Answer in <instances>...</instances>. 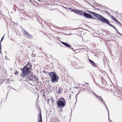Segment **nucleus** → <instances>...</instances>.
Here are the masks:
<instances>
[{
	"label": "nucleus",
	"instance_id": "nucleus-15",
	"mask_svg": "<svg viewBox=\"0 0 122 122\" xmlns=\"http://www.w3.org/2000/svg\"><path fill=\"white\" fill-rule=\"evenodd\" d=\"M61 88H60L58 90V92H57V94H59L61 93Z\"/></svg>",
	"mask_w": 122,
	"mask_h": 122
},
{
	"label": "nucleus",
	"instance_id": "nucleus-44",
	"mask_svg": "<svg viewBox=\"0 0 122 122\" xmlns=\"http://www.w3.org/2000/svg\"><path fill=\"white\" fill-rule=\"evenodd\" d=\"M102 78H102V77H101V79H102Z\"/></svg>",
	"mask_w": 122,
	"mask_h": 122
},
{
	"label": "nucleus",
	"instance_id": "nucleus-37",
	"mask_svg": "<svg viewBox=\"0 0 122 122\" xmlns=\"http://www.w3.org/2000/svg\"><path fill=\"white\" fill-rule=\"evenodd\" d=\"M91 6H92V7H93V8H95V9H96V8H95V7H94V6H92V5H91Z\"/></svg>",
	"mask_w": 122,
	"mask_h": 122
},
{
	"label": "nucleus",
	"instance_id": "nucleus-50",
	"mask_svg": "<svg viewBox=\"0 0 122 122\" xmlns=\"http://www.w3.org/2000/svg\"><path fill=\"white\" fill-rule=\"evenodd\" d=\"M55 122L54 121V122Z\"/></svg>",
	"mask_w": 122,
	"mask_h": 122
},
{
	"label": "nucleus",
	"instance_id": "nucleus-30",
	"mask_svg": "<svg viewBox=\"0 0 122 122\" xmlns=\"http://www.w3.org/2000/svg\"><path fill=\"white\" fill-rule=\"evenodd\" d=\"M32 56H33V57H34L35 56H36L34 54H32Z\"/></svg>",
	"mask_w": 122,
	"mask_h": 122
},
{
	"label": "nucleus",
	"instance_id": "nucleus-2",
	"mask_svg": "<svg viewBox=\"0 0 122 122\" xmlns=\"http://www.w3.org/2000/svg\"><path fill=\"white\" fill-rule=\"evenodd\" d=\"M28 63V64L24 66L23 69H20V70L22 71L21 75L23 78L25 77L30 73V71H29V68H30V67L31 68V65L29 62Z\"/></svg>",
	"mask_w": 122,
	"mask_h": 122
},
{
	"label": "nucleus",
	"instance_id": "nucleus-28",
	"mask_svg": "<svg viewBox=\"0 0 122 122\" xmlns=\"http://www.w3.org/2000/svg\"><path fill=\"white\" fill-rule=\"evenodd\" d=\"M3 82L2 81V80H0V85Z\"/></svg>",
	"mask_w": 122,
	"mask_h": 122
},
{
	"label": "nucleus",
	"instance_id": "nucleus-13",
	"mask_svg": "<svg viewBox=\"0 0 122 122\" xmlns=\"http://www.w3.org/2000/svg\"><path fill=\"white\" fill-rule=\"evenodd\" d=\"M98 100L102 102H103V101H104L103 100V99L102 98L101 96H99V97H98L97 98Z\"/></svg>",
	"mask_w": 122,
	"mask_h": 122
},
{
	"label": "nucleus",
	"instance_id": "nucleus-31",
	"mask_svg": "<svg viewBox=\"0 0 122 122\" xmlns=\"http://www.w3.org/2000/svg\"><path fill=\"white\" fill-rule=\"evenodd\" d=\"M87 11L89 13H90L91 14V12H92V11H90L89 10H88Z\"/></svg>",
	"mask_w": 122,
	"mask_h": 122
},
{
	"label": "nucleus",
	"instance_id": "nucleus-19",
	"mask_svg": "<svg viewBox=\"0 0 122 122\" xmlns=\"http://www.w3.org/2000/svg\"><path fill=\"white\" fill-rule=\"evenodd\" d=\"M4 36L2 37L1 39V41H0V42H1L3 41V40L4 39Z\"/></svg>",
	"mask_w": 122,
	"mask_h": 122
},
{
	"label": "nucleus",
	"instance_id": "nucleus-29",
	"mask_svg": "<svg viewBox=\"0 0 122 122\" xmlns=\"http://www.w3.org/2000/svg\"><path fill=\"white\" fill-rule=\"evenodd\" d=\"M51 100L52 101V102H54V100H53V98L52 97L51 98Z\"/></svg>",
	"mask_w": 122,
	"mask_h": 122
},
{
	"label": "nucleus",
	"instance_id": "nucleus-26",
	"mask_svg": "<svg viewBox=\"0 0 122 122\" xmlns=\"http://www.w3.org/2000/svg\"><path fill=\"white\" fill-rule=\"evenodd\" d=\"M1 49L2 48H0V53H1V54H2V53L1 52Z\"/></svg>",
	"mask_w": 122,
	"mask_h": 122
},
{
	"label": "nucleus",
	"instance_id": "nucleus-18",
	"mask_svg": "<svg viewBox=\"0 0 122 122\" xmlns=\"http://www.w3.org/2000/svg\"><path fill=\"white\" fill-rule=\"evenodd\" d=\"M92 93L94 95H95V96L97 97V98L99 96H98L95 93H94L93 92H92Z\"/></svg>",
	"mask_w": 122,
	"mask_h": 122
},
{
	"label": "nucleus",
	"instance_id": "nucleus-33",
	"mask_svg": "<svg viewBox=\"0 0 122 122\" xmlns=\"http://www.w3.org/2000/svg\"><path fill=\"white\" fill-rule=\"evenodd\" d=\"M1 42H0V48H2L1 47Z\"/></svg>",
	"mask_w": 122,
	"mask_h": 122
},
{
	"label": "nucleus",
	"instance_id": "nucleus-17",
	"mask_svg": "<svg viewBox=\"0 0 122 122\" xmlns=\"http://www.w3.org/2000/svg\"><path fill=\"white\" fill-rule=\"evenodd\" d=\"M101 11L103 12H105L106 13H107V14H109V16H110V15L109 13H108L107 11H105L102 10H101Z\"/></svg>",
	"mask_w": 122,
	"mask_h": 122
},
{
	"label": "nucleus",
	"instance_id": "nucleus-45",
	"mask_svg": "<svg viewBox=\"0 0 122 122\" xmlns=\"http://www.w3.org/2000/svg\"><path fill=\"white\" fill-rule=\"evenodd\" d=\"M88 4H89V3H88Z\"/></svg>",
	"mask_w": 122,
	"mask_h": 122
},
{
	"label": "nucleus",
	"instance_id": "nucleus-32",
	"mask_svg": "<svg viewBox=\"0 0 122 122\" xmlns=\"http://www.w3.org/2000/svg\"><path fill=\"white\" fill-rule=\"evenodd\" d=\"M108 120H109V122H112V121L111 120H109V119L108 118Z\"/></svg>",
	"mask_w": 122,
	"mask_h": 122
},
{
	"label": "nucleus",
	"instance_id": "nucleus-10",
	"mask_svg": "<svg viewBox=\"0 0 122 122\" xmlns=\"http://www.w3.org/2000/svg\"><path fill=\"white\" fill-rule=\"evenodd\" d=\"M88 60L90 64L93 66L95 67H97V65L92 60L89 59H88Z\"/></svg>",
	"mask_w": 122,
	"mask_h": 122
},
{
	"label": "nucleus",
	"instance_id": "nucleus-25",
	"mask_svg": "<svg viewBox=\"0 0 122 122\" xmlns=\"http://www.w3.org/2000/svg\"><path fill=\"white\" fill-rule=\"evenodd\" d=\"M102 103L104 104V106L106 105V104L105 103V102L104 101H103V102H102Z\"/></svg>",
	"mask_w": 122,
	"mask_h": 122
},
{
	"label": "nucleus",
	"instance_id": "nucleus-3",
	"mask_svg": "<svg viewBox=\"0 0 122 122\" xmlns=\"http://www.w3.org/2000/svg\"><path fill=\"white\" fill-rule=\"evenodd\" d=\"M49 75L51 78V81L52 83L57 82L59 79V77L55 72L52 71L48 72Z\"/></svg>",
	"mask_w": 122,
	"mask_h": 122
},
{
	"label": "nucleus",
	"instance_id": "nucleus-49",
	"mask_svg": "<svg viewBox=\"0 0 122 122\" xmlns=\"http://www.w3.org/2000/svg\"><path fill=\"white\" fill-rule=\"evenodd\" d=\"M121 36H122H122L121 35Z\"/></svg>",
	"mask_w": 122,
	"mask_h": 122
},
{
	"label": "nucleus",
	"instance_id": "nucleus-42",
	"mask_svg": "<svg viewBox=\"0 0 122 122\" xmlns=\"http://www.w3.org/2000/svg\"><path fill=\"white\" fill-rule=\"evenodd\" d=\"M80 92L79 91V93L78 94H77V95H78L79 94V93H80Z\"/></svg>",
	"mask_w": 122,
	"mask_h": 122
},
{
	"label": "nucleus",
	"instance_id": "nucleus-7",
	"mask_svg": "<svg viewBox=\"0 0 122 122\" xmlns=\"http://www.w3.org/2000/svg\"><path fill=\"white\" fill-rule=\"evenodd\" d=\"M29 73V74H30ZM29 74L28 75H27V76L26 77V81H35L34 79V76H31V75H29Z\"/></svg>",
	"mask_w": 122,
	"mask_h": 122
},
{
	"label": "nucleus",
	"instance_id": "nucleus-9",
	"mask_svg": "<svg viewBox=\"0 0 122 122\" xmlns=\"http://www.w3.org/2000/svg\"><path fill=\"white\" fill-rule=\"evenodd\" d=\"M38 114V122H42L41 112Z\"/></svg>",
	"mask_w": 122,
	"mask_h": 122
},
{
	"label": "nucleus",
	"instance_id": "nucleus-11",
	"mask_svg": "<svg viewBox=\"0 0 122 122\" xmlns=\"http://www.w3.org/2000/svg\"><path fill=\"white\" fill-rule=\"evenodd\" d=\"M111 18L117 24H121L114 17H113L112 16H111Z\"/></svg>",
	"mask_w": 122,
	"mask_h": 122
},
{
	"label": "nucleus",
	"instance_id": "nucleus-39",
	"mask_svg": "<svg viewBox=\"0 0 122 122\" xmlns=\"http://www.w3.org/2000/svg\"><path fill=\"white\" fill-rule=\"evenodd\" d=\"M5 53L6 54H7V52L6 51H5Z\"/></svg>",
	"mask_w": 122,
	"mask_h": 122
},
{
	"label": "nucleus",
	"instance_id": "nucleus-34",
	"mask_svg": "<svg viewBox=\"0 0 122 122\" xmlns=\"http://www.w3.org/2000/svg\"><path fill=\"white\" fill-rule=\"evenodd\" d=\"M2 11L1 10H0V13L1 14H2Z\"/></svg>",
	"mask_w": 122,
	"mask_h": 122
},
{
	"label": "nucleus",
	"instance_id": "nucleus-47",
	"mask_svg": "<svg viewBox=\"0 0 122 122\" xmlns=\"http://www.w3.org/2000/svg\"><path fill=\"white\" fill-rule=\"evenodd\" d=\"M8 94V93H7V95Z\"/></svg>",
	"mask_w": 122,
	"mask_h": 122
},
{
	"label": "nucleus",
	"instance_id": "nucleus-24",
	"mask_svg": "<svg viewBox=\"0 0 122 122\" xmlns=\"http://www.w3.org/2000/svg\"><path fill=\"white\" fill-rule=\"evenodd\" d=\"M77 95V94L76 95V96H75V98L76 99V102L77 101V95Z\"/></svg>",
	"mask_w": 122,
	"mask_h": 122
},
{
	"label": "nucleus",
	"instance_id": "nucleus-40",
	"mask_svg": "<svg viewBox=\"0 0 122 122\" xmlns=\"http://www.w3.org/2000/svg\"><path fill=\"white\" fill-rule=\"evenodd\" d=\"M39 2L41 1L40 0H38Z\"/></svg>",
	"mask_w": 122,
	"mask_h": 122
},
{
	"label": "nucleus",
	"instance_id": "nucleus-41",
	"mask_svg": "<svg viewBox=\"0 0 122 122\" xmlns=\"http://www.w3.org/2000/svg\"><path fill=\"white\" fill-rule=\"evenodd\" d=\"M105 7L106 8V9H108V8H107V7H105Z\"/></svg>",
	"mask_w": 122,
	"mask_h": 122
},
{
	"label": "nucleus",
	"instance_id": "nucleus-46",
	"mask_svg": "<svg viewBox=\"0 0 122 122\" xmlns=\"http://www.w3.org/2000/svg\"><path fill=\"white\" fill-rule=\"evenodd\" d=\"M6 56H5V58H6Z\"/></svg>",
	"mask_w": 122,
	"mask_h": 122
},
{
	"label": "nucleus",
	"instance_id": "nucleus-27",
	"mask_svg": "<svg viewBox=\"0 0 122 122\" xmlns=\"http://www.w3.org/2000/svg\"><path fill=\"white\" fill-rule=\"evenodd\" d=\"M74 88H77L78 89L79 88H80V87L76 86L74 87Z\"/></svg>",
	"mask_w": 122,
	"mask_h": 122
},
{
	"label": "nucleus",
	"instance_id": "nucleus-20",
	"mask_svg": "<svg viewBox=\"0 0 122 122\" xmlns=\"http://www.w3.org/2000/svg\"><path fill=\"white\" fill-rule=\"evenodd\" d=\"M96 4L97 5H100V6L101 7H105V6H102V5L99 4L98 3H97V4Z\"/></svg>",
	"mask_w": 122,
	"mask_h": 122
},
{
	"label": "nucleus",
	"instance_id": "nucleus-35",
	"mask_svg": "<svg viewBox=\"0 0 122 122\" xmlns=\"http://www.w3.org/2000/svg\"><path fill=\"white\" fill-rule=\"evenodd\" d=\"M43 72L44 73H46V71L45 70H44L43 71ZM46 73H47V72H46Z\"/></svg>",
	"mask_w": 122,
	"mask_h": 122
},
{
	"label": "nucleus",
	"instance_id": "nucleus-4",
	"mask_svg": "<svg viewBox=\"0 0 122 122\" xmlns=\"http://www.w3.org/2000/svg\"><path fill=\"white\" fill-rule=\"evenodd\" d=\"M56 103L57 107L60 109V108H63L65 106L66 102L65 99L61 97L59 98L56 101Z\"/></svg>",
	"mask_w": 122,
	"mask_h": 122
},
{
	"label": "nucleus",
	"instance_id": "nucleus-1",
	"mask_svg": "<svg viewBox=\"0 0 122 122\" xmlns=\"http://www.w3.org/2000/svg\"><path fill=\"white\" fill-rule=\"evenodd\" d=\"M64 8L67 10L70 9V10L73 12L78 14H79L81 15H83L86 18L94 19H97L94 17H93L90 14L82 10L73 9L71 8H68L65 7Z\"/></svg>",
	"mask_w": 122,
	"mask_h": 122
},
{
	"label": "nucleus",
	"instance_id": "nucleus-12",
	"mask_svg": "<svg viewBox=\"0 0 122 122\" xmlns=\"http://www.w3.org/2000/svg\"><path fill=\"white\" fill-rule=\"evenodd\" d=\"M24 34L25 36L27 38L30 37L31 36V35L25 30H24Z\"/></svg>",
	"mask_w": 122,
	"mask_h": 122
},
{
	"label": "nucleus",
	"instance_id": "nucleus-16",
	"mask_svg": "<svg viewBox=\"0 0 122 122\" xmlns=\"http://www.w3.org/2000/svg\"><path fill=\"white\" fill-rule=\"evenodd\" d=\"M105 106L106 107V108H107V111L108 112V115H109V110H108V108L107 107V105H106H106H105V106Z\"/></svg>",
	"mask_w": 122,
	"mask_h": 122
},
{
	"label": "nucleus",
	"instance_id": "nucleus-38",
	"mask_svg": "<svg viewBox=\"0 0 122 122\" xmlns=\"http://www.w3.org/2000/svg\"><path fill=\"white\" fill-rule=\"evenodd\" d=\"M69 97H70V98L71 99V95H70Z\"/></svg>",
	"mask_w": 122,
	"mask_h": 122
},
{
	"label": "nucleus",
	"instance_id": "nucleus-48",
	"mask_svg": "<svg viewBox=\"0 0 122 122\" xmlns=\"http://www.w3.org/2000/svg\"><path fill=\"white\" fill-rule=\"evenodd\" d=\"M44 96V95H43Z\"/></svg>",
	"mask_w": 122,
	"mask_h": 122
},
{
	"label": "nucleus",
	"instance_id": "nucleus-8",
	"mask_svg": "<svg viewBox=\"0 0 122 122\" xmlns=\"http://www.w3.org/2000/svg\"><path fill=\"white\" fill-rule=\"evenodd\" d=\"M61 42L62 44L66 46V47L71 48L72 49L73 51H74V49L73 48L71 47V46L69 44L66 42L63 41H61Z\"/></svg>",
	"mask_w": 122,
	"mask_h": 122
},
{
	"label": "nucleus",
	"instance_id": "nucleus-21",
	"mask_svg": "<svg viewBox=\"0 0 122 122\" xmlns=\"http://www.w3.org/2000/svg\"><path fill=\"white\" fill-rule=\"evenodd\" d=\"M116 30V31H117V32H118L120 35H122V34L121 33H120L117 30H117Z\"/></svg>",
	"mask_w": 122,
	"mask_h": 122
},
{
	"label": "nucleus",
	"instance_id": "nucleus-22",
	"mask_svg": "<svg viewBox=\"0 0 122 122\" xmlns=\"http://www.w3.org/2000/svg\"><path fill=\"white\" fill-rule=\"evenodd\" d=\"M18 72L17 71H16L15 72V75H17V74L18 73Z\"/></svg>",
	"mask_w": 122,
	"mask_h": 122
},
{
	"label": "nucleus",
	"instance_id": "nucleus-43",
	"mask_svg": "<svg viewBox=\"0 0 122 122\" xmlns=\"http://www.w3.org/2000/svg\"><path fill=\"white\" fill-rule=\"evenodd\" d=\"M85 83H86L87 84H89V83H86V82H85Z\"/></svg>",
	"mask_w": 122,
	"mask_h": 122
},
{
	"label": "nucleus",
	"instance_id": "nucleus-23",
	"mask_svg": "<svg viewBox=\"0 0 122 122\" xmlns=\"http://www.w3.org/2000/svg\"><path fill=\"white\" fill-rule=\"evenodd\" d=\"M60 108V109H61L60 110V111L59 110H58V111L59 112H62L63 111V110L62 109V108Z\"/></svg>",
	"mask_w": 122,
	"mask_h": 122
},
{
	"label": "nucleus",
	"instance_id": "nucleus-36",
	"mask_svg": "<svg viewBox=\"0 0 122 122\" xmlns=\"http://www.w3.org/2000/svg\"><path fill=\"white\" fill-rule=\"evenodd\" d=\"M96 9L97 10H100L101 11V10H100L99 9H97V8H96Z\"/></svg>",
	"mask_w": 122,
	"mask_h": 122
},
{
	"label": "nucleus",
	"instance_id": "nucleus-5",
	"mask_svg": "<svg viewBox=\"0 0 122 122\" xmlns=\"http://www.w3.org/2000/svg\"><path fill=\"white\" fill-rule=\"evenodd\" d=\"M91 12V14L94 15L97 18H98V20H100L102 22H103L104 20V19L105 18H104L102 15L98 14L92 11Z\"/></svg>",
	"mask_w": 122,
	"mask_h": 122
},
{
	"label": "nucleus",
	"instance_id": "nucleus-14",
	"mask_svg": "<svg viewBox=\"0 0 122 122\" xmlns=\"http://www.w3.org/2000/svg\"><path fill=\"white\" fill-rule=\"evenodd\" d=\"M29 75H31L32 76H33L34 79H36V76L35 75H34L33 73L32 72H31L30 74Z\"/></svg>",
	"mask_w": 122,
	"mask_h": 122
},
{
	"label": "nucleus",
	"instance_id": "nucleus-6",
	"mask_svg": "<svg viewBox=\"0 0 122 122\" xmlns=\"http://www.w3.org/2000/svg\"><path fill=\"white\" fill-rule=\"evenodd\" d=\"M102 22L104 23H105L109 25L111 27H112L114 29L116 30H117V29L116 28V27L114 26L111 24L110 23L109 21L106 18H105V19H104V20Z\"/></svg>",
	"mask_w": 122,
	"mask_h": 122
}]
</instances>
